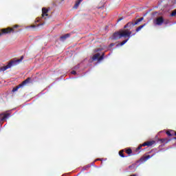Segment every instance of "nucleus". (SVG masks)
Instances as JSON below:
<instances>
[{"label": "nucleus", "mask_w": 176, "mask_h": 176, "mask_svg": "<svg viewBox=\"0 0 176 176\" xmlns=\"http://www.w3.org/2000/svg\"><path fill=\"white\" fill-rule=\"evenodd\" d=\"M142 20H144V17L138 19L135 23L133 21L129 22L124 26L125 30H120L113 34V39L117 40L120 39V38H130L132 33L129 30H131L132 27H134V25H137L138 23H141Z\"/></svg>", "instance_id": "obj_1"}, {"label": "nucleus", "mask_w": 176, "mask_h": 176, "mask_svg": "<svg viewBox=\"0 0 176 176\" xmlns=\"http://www.w3.org/2000/svg\"><path fill=\"white\" fill-rule=\"evenodd\" d=\"M23 60H24V56H21L20 59L10 60L7 65L0 67V72H5L6 69H9V68L17 65V64L21 63Z\"/></svg>", "instance_id": "obj_2"}, {"label": "nucleus", "mask_w": 176, "mask_h": 176, "mask_svg": "<svg viewBox=\"0 0 176 176\" xmlns=\"http://www.w3.org/2000/svg\"><path fill=\"white\" fill-rule=\"evenodd\" d=\"M20 27L19 25H15L12 28H7L0 30V36L2 35H6L8 34H14V32H19V30H16Z\"/></svg>", "instance_id": "obj_3"}, {"label": "nucleus", "mask_w": 176, "mask_h": 176, "mask_svg": "<svg viewBox=\"0 0 176 176\" xmlns=\"http://www.w3.org/2000/svg\"><path fill=\"white\" fill-rule=\"evenodd\" d=\"M153 23L155 25H162V24L164 23V19L163 16H159L153 21Z\"/></svg>", "instance_id": "obj_4"}, {"label": "nucleus", "mask_w": 176, "mask_h": 176, "mask_svg": "<svg viewBox=\"0 0 176 176\" xmlns=\"http://www.w3.org/2000/svg\"><path fill=\"white\" fill-rule=\"evenodd\" d=\"M104 56H105L104 53H103L102 55H100V53H97L93 56L92 60H98V61H102V60H104Z\"/></svg>", "instance_id": "obj_5"}, {"label": "nucleus", "mask_w": 176, "mask_h": 176, "mask_svg": "<svg viewBox=\"0 0 176 176\" xmlns=\"http://www.w3.org/2000/svg\"><path fill=\"white\" fill-rule=\"evenodd\" d=\"M1 120L3 122V120H6V119H9L10 118V113H3L1 114Z\"/></svg>", "instance_id": "obj_6"}, {"label": "nucleus", "mask_w": 176, "mask_h": 176, "mask_svg": "<svg viewBox=\"0 0 176 176\" xmlns=\"http://www.w3.org/2000/svg\"><path fill=\"white\" fill-rule=\"evenodd\" d=\"M154 144H156V142L155 140L148 141L143 143L142 144V146H152V145H154Z\"/></svg>", "instance_id": "obj_7"}, {"label": "nucleus", "mask_w": 176, "mask_h": 176, "mask_svg": "<svg viewBox=\"0 0 176 176\" xmlns=\"http://www.w3.org/2000/svg\"><path fill=\"white\" fill-rule=\"evenodd\" d=\"M69 36H71V34L68 33L60 37V39L62 42H64V41H65L66 39H67V38H69Z\"/></svg>", "instance_id": "obj_8"}, {"label": "nucleus", "mask_w": 176, "mask_h": 176, "mask_svg": "<svg viewBox=\"0 0 176 176\" xmlns=\"http://www.w3.org/2000/svg\"><path fill=\"white\" fill-rule=\"evenodd\" d=\"M30 82H31V78L29 77L26 80H25L23 82H22V83H21L20 85L23 87V86H25V85H28Z\"/></svg>", "instance_id": "obj_9"}, {"label": "nucleus", "mask_w": 176, "mask_h": 176, "mask_svg": "<svg viewBox=\"0 0 176 176\" xmlns=\"http://www.w3.org/2000/svg\"><path fill=\"white\" fill-rule=\"evenodd\" d=\"M47 12H49V10L46 9L45 8H42V17H45V16H49L47 14Z\"/></svg>", "instance_id": "obj_10"}, {"label": "nucleus", "mask_w": 176, "mask_h": 176, "mask_svg": "<svg viewBox=\"0 0 176 176\" xmlns=\"http://www.w3.org/2000/svg\"><path fill=\"white\" fill-rule=\"evenodd\" d=\"M160 142H162V144H167L168 142H170V140L167 138H162V139H160Z\"/></svg>", "instance_id": "obj_11"}, {"label": "nucleus", "mask_w": 176, "mask_h": 176, "mask_svg": "<svg viewBox=\"0 0 176 176\" xmlns=\"http://www.w3.org/2000/svg\"><path fill=\"white\" fill-rule=\"evenodd\" d=\"M146 25V23H144V25L139 26L138 28H136V32H139V31H141V30H142V28H144V27H145Z\"/></svg>", "instance_id": "obj_12"}, {"label": "nucleus", "mask_w": 176, "mask_h": 176, "mask_svg": "<svg viewBox=\"0 0 176 176\" xmlns=\"http://www.w3.org/2000/svg\"><path fill=\"white\" fill-rule=\"evenodd\" d=\"M21 87V85L19 84L18 86L14 87L12 89V93H14L15 91H17L19 90V89H20Z\"/></svg>", "instance_id": "obj_13"}, {"label": "nucleus", "mask_w": 176, "mask_h": 176, "mask_svg": "<svg viewBox=\"0 0 176 176\" xmlns=\"http://www.w3.org/2000/svg\"><path fill=\"white\" fill-rule=\"evenodd\" d=\"M173 133V130H170V131H166V134L168 137H173L174 135V134L171 133Z\"/></svg>", "instance_id": "obj_14"}, {"label": "nucleus", "mask_w": 176, "mask_h": 176, "mask_svg": "<svg viewBox=\"0 0 176 176\" xmlns=\"http://www.w3.org/2000/svg\"><path fill=\"white\" fill-rule=\"evenodd\" d=\"M125 152L127 155H131L133 153V150H131V148H127Z\"/></svg>", "instance_id": "obj_15"}, {"label": "nucleus", "mask_w": 176, "mask_h": 176, "mask_svg": "<svg viewBox=\"0 0 176 176\" xmlns=\"http://www.w3.org/2000/svg\"><path fill=\"white\" fill-rule=\"evenodd\" d=\"M124 152V150H121L119 151V155L121 157H125L124 154L123 153Z\"/></svg>", "instance_id": "obj_16"}, {"label": "nucleus", "mask_w": 176, "mask_h": 176, "mask_svg": "<svg viewBox=\"0 0 176 176\" xmlns=\"http://www.w3.org/2000/svg\"><path fill=\"white\" fill-rule=\"evenodd\" d=\"M171 17H175L176 16V10H174L170 14Z\"/></svg>", "instance_id": "obj_17"}, {"label": "nucleus", "mask_w": 176, "mask_h": 176, "mask_svg": "<svg viewBox=\"0 0 176 176\" xmlns=\"http://www.w3.org/2000/svg\"><path fill=\"white\" fill-rule=\"evenodd\" d=\"M127 41H129V38L124 40L122 42H121L120 45L123 46V45L127 43Z\"/></svg>", "instance_id": "obj_18"}, {"label": "nucleus", "mask_w": 176, "mask_h": 176, "mask_svg": "<svg viewBox=\"0 0 176 176\" xmlns=\"http://www.w3.org/2000/svg\"><path fill=\"white\" fill-rule=\"evenodd\" d=\"M80 4V3H79L78 1H76L74 6V8L76 9L78 8V6H79V5Z\"/></svg>", "instance_id": "obj_19"}, {"label": "nucleus", "mask_w": 176, "mask_h": 176, "mask_svg": "<svg viewBox=\"0 0 176 176\" xmlns=\"http://www.w3.org/2000/svg\"><path fill=\"white\" fill-rule=\"evenodd\" d=\"M87 168H90V166H84L83 168H82V171H85V170H87Z\"/></svg>", "instance_id": "obj_20"}, {"label": "nucleus", "mask_w": 176, "mask_h": 176, "mask_svg": "<svg viewBox=\"0 0 176 176\" xmlns=\"http://www.w3.org/2000/svg\"><path fill=\"white\" fill-rule=\"evenodd\" d=\"M151 157H152V156L147 155V156L145 157V159H146V160H148V159H151Z\"/></svg>", "instance_id": "obj_21"}, {"label": "nucleus", "mask_w": 176, "mask_h": 176, "mask_svg": "<svg viewBox=\"0 0 176 176\" xmlns=\"http://www.w3.org/2000/svg\"><path fill=\"white\" fill-rule=\"evenodd\" d=\"M142 148V145L141 144L140 146H139L137 148L136 151H140V149H141Z\"/></svg>", "instance_id": "obj_22"}, {"label": "nucleus", "mask_w": 176, "mask_h": 176, "mask_svg": "<svg viewBox=\"0 0 176 176\" xmlns=\"http://www.w3.org/2000/svg\"><path fill=\"white\" fill-rule=\"evenodd\" d=\"M72 75H76V72L75 70L72 71Z\"/></svg>", "instance_id": "obj_23"}, {"label": "nucleus", "mask_w": 176, "mask_h": 176, "mask_svg": "<svg viewBox=\"0 0 176 176\" xmlns=\"http://www.w3.org/2000/svg\"><path fill=\"white\" fill-rule=\"evenodd\" d=\"M29 27H30V28H35L36 27V25H30Z\"/></svg>", "instance_id": "obj_24"}, {"label": "nucleus", "mask_w": 176, "mask_h": 176, "mask_svg": "<svg viewBox=\"0 0 176 176\" xmlns=\"http://www.w3.org/2000/svg\"><path fill=\"white\" fill-rule=\"evenodd\" d=\"M123 17H120L118 20V21H122V20H123Z\"/></svg>", "instance_id": "obj_25"}, {"label": "nucleus", "mask_w": 176, "mask_h": 176, "mask_svg": "<svg viewBox=\"0 0 176 176\" xmlns=\"http://www.w3.org/2000/svg\"><path fill=\"white\" fill-rule=\"evenodd\" d=\"M171 134H173V135H175V132L174 131H173V132H171Z\"/></svg>", "instance_id": "obj_26"}, {"label": "nucleus", "mask_w": 176, "mask_h": 176, "mask_svg": "<svg viewBox=\"0 0 176 176\" xmlns=\"http://www.w3.org/2000/svg\"><path fill=\"white\" fill-rule=\"evenodd\" d=\"M82 1H83V0H78L77 2H79V3H80V2H82Z\"/></svg>", "instance_id": "obj_27"}, {"label": "nucleus", "mask_w": 176, "mask_h": 176, "mask_svg": "<svg viewBox=\"0 0 176 176\" xmlns=\"http://www.w3.org/2000/svg\"><path fill=\"white\" fill-rule=\"evenodd\" d=\"M111 46H113V43H111Z\"/></svg>", "instance_id": "obj_28"}, {"label": "nucleus", "mask_w": 176, "mask_h": 176, "mask_svg": "<svg viewBox=\"0 0 176 176\" xmlns=\"http://www.w3.org/2000/svg\"><path fill=\"white\" fill-rule=\"evenodd\" d=\"M2 118V117L1 116V115H0V119H1Z\"/></svg>", "instance_id": "obj_29"}, {"label": "nucleus", "mask_w": 176, "mask_h": 176, "mask_svg": "<svg viewBox=\"0 0 176 176\" xmlns=\"http://www.w3.org/2000/svg\"><path fill=\"white\" fill-rule=\"evenodd\" d=\"M175 135H176V132H175Z\"/></svg>", "instance_id": "obj_30"}, {"label": "nucleus", "mask_w": 176, "mask_h": 176, "mask_svg": "<svg viewBox=\"0 0 176 176\" xmlns=\"http://www.w3.org/2000/svg\"><path fill=\"white\" fill-rule=\"evenodd\" d=\"M174 140H176V137H175V138H174Z\"/></svg>", "instance_id": "obj_31"}, {"label": "nucleus", "mask_w": 176, "mask_h": 176, "mask_svg": "<svg viewBox=\"0 0 176 176\" xmlns=\"http://www.w3.org/2000/svg\"><path fill=\"white\" fill-rule=\"evenodd\" d=\"M97 160H100V159H98Z\"/></svg>", "instance_id": "obj_32"}]
</instances>
